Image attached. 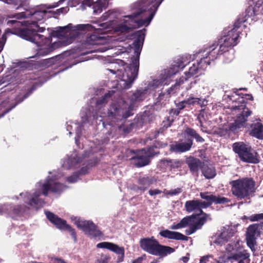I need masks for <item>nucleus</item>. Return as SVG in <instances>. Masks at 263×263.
<instances>
[{"instance_id":"1","label":"nucleus","mask_w":263,"mask_h":263,"mask_svg":"<svg viewBox=\"0 0 263 263\" xmlns=\"http://www.w3.org/2000/svg\"><path fill=\"white\" fill-rule=\"evenodd\" d=\"M96 25L90 24H79L73 26L71 24L64 27H58L53 30L52 35L58 38L61 37H70L66 40L64 39H59L58 41L51 43V37H44V35H41L39 33L44 32L45 28L40 26L36 22H31L29 23L28 26L21 30L18 32V35L29 41L36 44L38 47L37 53L40 55H46L53 51L54 49L70 44L72 40L71 36L76 33L79 30H102L107 27V23L96 24Z\"/></svg>"},{"instance_id":"2","label":"nucleus","mask_w":263,"mask_h":263,"mask_svg":"<svg viewBox=\"0 0 263 263\" xmlns=\"http://www.w3.org/2000/svg\"><path fill=\"white\" fill-rule=\"evenodd\" d=\"M138 39L133 43L135 47V55L131 59L130 66L127 68L123 67L118 69L117 65H115L114 69H107L113 74H117L121 79V82L120 85L124 89H128L130 87L132 84L136 79L139 68V56L141 49L144 39V34L141 31L138 33Z\"/></svg>"},{"instance_id":"3","label":"nucleus","mask_w":263,"mask_h":263,"mask_svg":"<svg viewBox=\"0 0 263 263\" xmlns=\"http://www.w3.org/2000/svg\"><path fill=\"white\" fill-rule=\"evenodd\" d=\"M163 0H154L146 8L143 6L134 15L124 17L123 24L118 27V31L125 32L137 26H148L153 18L158 7Z\"/></svg>"},{"instance_id":"4","label":"nucleus","mask_w":263,"mask_h":263,"mask_svg":"<svg viewBox=\"0 0 263 263\" xmlns=\"http://www.w3.org/2000/svg\"><path fill=\"white\" fill-rule=\"evenodd\" d=\"M57 179L55 177L53 179L48 177L44 183H38L36 186V190L32 195H28V193H21L20 196H24V201L30 206L36 208L42 206L44 202L43 200L39 198L41 195V190L42 191L43 195L47 196L49 191L54 193H59L64 189V186L59 184L57 181Z\"/></svg>"},{"instance_id":"5","label":"nucleus","mask_w":263,"mask_h":263,"mask_svg":"<svg viewBox=\"0 0 263 263\" xmlns=\"http://www.w3.org/2000/svg\"><path fill=\"white\" fill-rule=\"evenodd\" d=\"M227 112L229 114V116L228 117L226 130L238 132L248 127V118L251 115L252 111L247 107L244 103L228 108Z\"/></svg>"},{"instance_id":"6","label":"nucleus","mask_w":263,"mask_h":263,"mask_svg":"<svg viewBox=\"0 0 263 263\" xmlns=\"http://www.w3.org/2000/svg\"><path fill=\"white\" fill-rule=\"evenodd\" d=\"M217 51L216 50L214 45L207 47L204 50H201L196 55L197 57L200 58V62H197V64L194 63L189 68V71L185 72V77L180 78L176 83L175 87L181 85L184 81H186L187 79L197 74L200 69H204L208 65H210L211 61L217 58Z\"/></svg>"},{"instance_id":"7","label":"nucleus","mask_w":263,"mask_h":263,"mask_svg":"<svg viewBox=\"0 0 263 263\" xmlns=\"http://www.w3.org/2000/svg\"><path fill=\"white\" fill-rule=\"evenodd\" d=\"M233 194L239 199L249 198L255 192V182L250 178H243L230 182Z\"/></svg>"},{"instance_id":"8","label":"nucleus","mask_w":263,"mask_h":263,"mask_svg":"<svg viewBox=\"0 0 263 263\" xmlns=\"http://www.w3.org/2000/svg\"><path fill=\"white\" fill-rule=\"evenodd\" d=\"M141 248L148 253L156 256L164 257L175 251V249L159 244L154 237L142 238L140 240Z\"/></svg>"},{"instance_id":"9","label":"nucleus","mask_w":263,"mask_h":263,"mask_svg":"<svg viewBox=\"0 0 263 263\" xmlns=\"http://www.w3.org/2000/svg\"><path fill=\"white\" fill-rule=\"evenodd\" d=\"M231 246L227 248L228 252H232V256L219 257L217 263H245V261L249 263L250 254L244 250L241 246L240 242L237 241L234 247L231 248Z\"/></svg>"},{"instance_id":"10","label":"nucleus","mask_w":263,"mask_h":263,"mask_svg":"<svg viewBox=\"0 0 263 263\" xmlns=\"http://www.w3.org/2000/svg\"><path fill=\"white\" fill-rule=\"evenodd\" d=\"M130 110L131 109L124 101L112 104L108 111V124L113 126L123 118H128L131 115Z\"/></svg>"},{"instance_id":"11","label":"nucleus","mask_w":263,"mask_h":263,"mask_svg":"<svg viewBox=\"0 0 263 263\" xmlns=\"http://www.w3.org/2000/svg\"><path fill=\"white\" fill-rule=\"evenodd\" d=\"M233 149L244 162L254 164L259 162L257 153L248 144L243 142H236L233 144Z\"/></svg>"},{"instance_id":"12","label":"nucleus","mask_w":263,"mask_h":263,"mask_svg":"<svg viewBox=\"0 0 263 263\" xmlns=\"http://www.w3.org/2000/svg\"><path fill=\"white\" fill-rule=\"evenodd\" d=\"M239 37L238 33L235 28L229 31L227 35H224L219 40L217 44H213L209 47L215 46L217 51V55L228 50L229 48L235 46Z\"/></svg>"},{"instance_id":"13","label":"nucleus","mask_w":263,"mask_h":263,"mask_svg":"<svg viewBox=\"0 0 263 263\" xmlns=\"http://www.w3.org/2000/svg\"><path fill=\"white\" fill-rule=\"evenodd\" d=\"M187 62L184 58L178 59L175 64H173L170 69L165 70L164 71L165 78L160 80H155L154 81L151 87L155 89L159 86H162L163 84H166L167 82H165V80L175 74L179 70L183 69Z\"/></svg>"},{"instance_id":"14","label":"nucleus","mask_w":263,"mask_h":263,"mask_svg":"<svg viewBox=\"0 0 263 263\" xmlns=\"http://www.w3.org/2000/svg\"><path fill=\"white\" fill-rule=\"evenodd\" d=\"M71 220L79 229L83 230L85 234L92 237H98L101 235L97 227L91 221L84 220L81 218L72 216Z\"/></svg>"},{"instance_id":"15","label":"nucleus","mask_w":263,"mask_h":263,"mask_svg":"<svg viewBox=\"0 0 263 263\" xmlns=\"http://www.w3.org/2000/svg\"><path fill=\"white\" fill-rule=\"evenodd\" d=\"M107 42V40L105 37L98 36L95 34H93L86 39L83 46L86 48H90V46L102 45L101 47L95 48L92 50L87 51L86 53H92L93 52H103L109 49L108 46L104 45Z\"/></svg>"},{"instance_id":"16","label":"nucleus","mask_w":263,"mask_h":263,"mask_svg":"<svg viewBox=\"0 0 263 263\" xmlns=\"http://www.w3.org/2000/svg\"><path fill=\"white\" fill-rule=\"evenodd\" d=\"M236 229L232 227H224L212 237V241L214 243L222 245L227 242L229 239L234 235Z\"/></svg>"},{"instance_id":"17","label":"nucleus","mask_w":263,"mask_h":263,"mask_svg":"<svg viewBox=\"0 0 263 263\" xmlns=\"http://www.w3.org/2000/svg\"><path fill=\"white\" fill-rule=\"evenodd\" d=\"M45 214L48 220L59 229L68 230L70 233L74 241H76V234L74 230L70 226L67 224L66 221L59 218L53 213L48 211H45Z\"/></svg>"},{"instance_id":"18","label":"nucleus","mask_w":263,"mask_h":263,"mask_svg":"<svg viewBox=\"0 0 263 263\" xmlns=\"http://www.w3.org/2000/svg\"><path fill=\"white\" fill-rule=\"evenodd\" d=\"M155 154L157 153L153 152L152 148H149L147 150L143 149L140 151L137 155L133 158L135 165L137 167H142L148 164L149 158Z\"/></svg>"},{"instance_id":"19","label":"nucleus","mask_w":263,"mask_h":263,"mask_svg":"<svg viewBox=\"0 0 263 263\" xmlns=\"http://www.w3.org/2000/svg\"><path fill=\"white\" fill-rule=\"evenodd\" d=\"M97 247L98 248L107 249L118 254V256L117 260V262H122L124 260L125 250L124 248L122 247H119V246L112 242H102L98 243L97 245Z\"/></svg>"},{"instance_id":"20","label":"nucleus","mask_w":263,"mask_h":263,"mask_svg":"<svg viewBox=\"0 0 263 263\" xmlns=\"http://www.w3.org/2000/svg\"><path fill=\"white\" fill-rule=\"evenodd\" d=\"M259 224H253L250 225L247 229L246 240L248 246L252 251H255L254 246L256 245L255 236L259 233Z\"/></svg>"},{"instance_id":"21","label":"nucleus","mask_w":263,"mask_h":263,"mask_svg":"<svg viewBox=\"0 0 263 263\" xmlns=\"http://www.w3.org/2000/svg\"><path fill=\"white\" fill-rule=\"evenodd\" d=\"M246 129L250 136L263 139V125L260 122L252 123Z\"/></svg>"},{"instance_id":"22","label":"nucleus","mask_w":263,"mask_h":263,"mask_svg":"<svg viewBox=\"0 0 263 263\" xmlns=\"http://www.w3.org/2000/svg\"><path fill=\"white\" fill-rule=\"evenodd\" d=\"M197 222H198V219L195 215L186 216L183 218L179 223L172 225L171 229L172 230H178L187 226H193Z\"/></svg>"},{"instance_id":"23","label":"nucleus","mask_w":263,"mask_h":263,"mask_svg":"<svg viewBox=\"0 0 263 263\" xmlns=\"http://www.w3.org/2000/svg\"><path fill=\"white\" fill-rule=\"evenodd\" d=\"M159 234L163 237L180 240H187L188 237L177 232L171 231L168 230L161 231Z\"/></svg>"},{"instance_id":"24","label":"nucleus","mask_w":263,"mask_h":263,"mask_svg":"<svg viewBox=\"0 0 263 263\" xmlns=\"http://www.w3.org/2000/svg\"><path fill=\"white\" fill-rule=\"evenodd\" d=\"M193 144L192 140L189 141L187 142H181L172 144L170 145V150L172 152L183 153L190 149Z\"/></svg>"},{"instance_id":"25","label":"nucleus","mask_w":263,"mask_h":263,"mask_svg":"<svg viewBox=\"0 0 263 263\" xmlns=\"http://www.w3.org/2000/svg\"><path fill=\"white\" fill-rule=\"evenodd\" d=\"M108 2L107 0H99L95 3L93 1L91 6H92L93 13L98 14L100 13L103 9H105L108 5Z\"/></svg>"},{"instance_id":"26","label":"nucleus","mask_w":263,"mask_h":263,"mask_svg":"<svg viewBox=\"0 0 263 263\" xmlns=\"http://www.w3.org/2000/svg\"><path fill=\"white\" fill-rule=\"evenodd\" d=\"M209 216L204 214L202 217L198 219V222L194 224L193 226H190V228L186 230V234L187 235H191L194 233L197 229H200L202 226L205 222Z\"/></svg>"},{"instance_id":"27","label":"nucleus","mask_w":263,"mask_h":263,"mask_svg":"<svg viewBox=\"0 0 263 263\" xmlns=\"http://www.w3.org/2000/svg\"><path fill=\"white\" fill-rule=\"evenodd\" d=\"M248 16L257 15L258 12H260L263 15V0H259L256 3L254 8L250 7L248 9Z\"/></svg>"},{"instance_id":"28","label":"nucleus","mask_w":263,"mask_h":263,"mask_svg":"<svg viewBox=\"0 0 263 263\" xmlns=\"http://www.w3.org/2000/svg\"><path fill=\"white\" fill-rule=\"evenodd\" d=\"M186 163L192 172H196L201 166V162L198 159L190 157L186 160Z\"/></svg>"},{"instance_id":"29","label":"nucleus","mask_w":263,"mask_h":263,"mask_svg":"<svg viewBox=\"0 0 263 263\" xmlns=\"http://www.w3.org/2000/svg\"><path fill=\"white\" fill-rule=\"evenodd\" d=\"M185 208L188 212L193 211L200 212L199 200H189L185 203Z\"/></svg>"},{"instance_id":"30","label":"nucleus","mask_w":263,"mask_h":263,"mask_svg":"<svg viewBox=\"0 0 263 263\" xmlns=\"http://www.w3.org/2000/svg\"><path fill=\"white\" fill-rule=\"evenodd\" d=\"M197 119L200 123L201 130H203V128L206 127L205 124L209 120L208 115L204 110L203 109L200 111L198 116Z\"/></svg>"},{"instance_id":"31","label":"nucleus","mask_w":263,"mask_h":263,"mask_svg":"<svg viewBox=\"0 0 263 263\" xmlns=\"http://www.w3.org/2000/svg\"><path fill=\"white\" fill-rule=\"evenodd\" d=\"M203 174L207 179H211L216 175L215 170L213 167H206L203 170Z\"/></svg>"},{"instance_id":"32","label":"nucleus","mask_w":263,"mask_h":263,"mask_svg":"<svg viewBox=\"0 0 263 263\" xmlns=\"http://www.w3.org/2000/svg\"><path fill=\"white\" fill-rule=\"evenodd\" d=\"M200 197L203 199L206 200V202L212 204L213 203H215L216 201V196L211 194L208 192H202L200 194Z\"/></svg>"},{"instance_id":"33","label":"nucleus","mask_w":263,"mask_h":263,"mask_svg":"<svg viewBox=\"0 0 263 263\" xmlns=\"http://www.w3.org/2000/svg\"><path fill=\"white\" fill-rule=\"evenodd\" d=\"M50 5H49L50 6ZM49 5L46 6L47 9H50V8H48ZM47 12H51L50 11H48V10H38L35 11L33 14V18L37 20V21H40L42 20L45 16V14Z\"/></svg>"},{"instance_id":"34","label":"nucleus","mask_w":263,"mask_h":263,"mask_svg":"<svg viewBox=\"0 0 263 263\" xmlns=\"http://www.w3.org/2000/svg\"><path fill=\"white\" fill-rule=\"evenodd\" d=\"M139 184L141 186L138 187V189L143 192L149 186L151 182L148 178L143 177L139 180Z\"/></svg>"},{"instance_id":"35","label":"nucleus","mask_w":263,"mask_h":263,"mask_svg":"<svg viewBox=\"0 0 263 263\" xmlns=\"http://www.w3.org/2000/svg\"><path fill=\"white\" fill-rule=\"evenodd\" d=\"M68 158L66 160H65L63 163L62 167L64 169L68 170L71 168L72 166H74L76 163L80 162V160L76 161L75 159L73 158Z\"/></svg>"},{"instance_id":"36","label":"nucleus","mask_w":263,"mask_h":263,"mask_svg":"<svg viewBox=\"0 0 263 263\" xmlns=\"http://www.w3.org/2000/svg\"><path fill=\"white\" fill-rule=\"evenodd\" d=\"M181 192H182V189L180 187H178L177 189L172 190L170 191L165 189L163 191V193L166 195L174 196V195H177V194L180 193Z\"/></svg>"},{"instance_id":"37","label":"nucleus","mask_w":263,"mask_h":263,"mask_svg":"<svg viewBox=\"0 0 263 263\" xmlns=\"http://www.w3.org/2000/svg\"><path fill=\"white\" fill-rule=\"evenodd\" d=\"M109 259L110 257L109 256L102 254L96 259L95 263H108Z\"/></svg>"},{"instance_id":"38","label":"nucleus","mask_w":263,"mask_h":263,"mask_svg":"<svg viewBox=\"0 0 263 263\" xmlns=\"http://www.w3.org/2000/svg\"><path fill=\"white\" fill-rule=\"evenodd\" d=\"M243 98H246V99L252 100L253 99V97L251 95H250V94L242 95V96L241 97V99H238V100H239L238 102L240 103V104H241L242 103H244L245 104H246V102H245V101H244ZM245 105H246V104H245Z\"/></svg>"},{"instance_id":"39","label":"nucleus","mask_w":263,"mask_h":263,"mask_svg":"<svg viewBox=\"0 0 263 263\" xmlns=\"http://www.w3.org/2000/svg\"><path fill=\"white\" fill-rule=\"evenodd\" d=\"M215 203H224L229 201V199L225 197L216 196Z\"/></svg>"},{"instance_id":"40","label":"nucleus","mask_w":263,"mask_h":263,"mask_svg":"<svg viewBox=\"0 0 263 263\" xmlns=\"http://www.w3.org/2000/svg\"><path fill=\"white\" fill-rule=\"evenodd\" d=\"M199 208H200V213H201L202 212V208H205L207 207H209L211 204L209 203L206 202V201H201L199 200Z\"/></svg>"},{"instance_id":"41","label":"nucleus","mask_w":263,"mask_h":263,"mask_svg":"<svg viewBox=\"0 0 263 263\" xmlns=\"http://www.w3.org/2000/svg\"><path fill=\"white\" fill-rule=\"evenodd\" d=\"M203 90H204L203 92V95H206L208 97L210 96L212 92H213V89L210 88V86H206L205 87H203Z\"/></svg>"},{"instance_id":"42","label":"nucleus","mask_w":263,"mask_h":263,"mask_svg":"<svg viewBox=\"0 0 263 263\" xmlns=\"http://www.w3.org/2000/svg\"><path fill=\"white\" fill-rule=\"evenodd\" d=\"M198 101H196V104L199 105L201 107L205 106L208 104V101L206 99H200V98H197Z\"/></svg>"},{"instance_id":"43","label":"nucleus","mask_w":263,"mask_h":263,"mask_svg":"<svg viewBox=\"0 0 263 263\" xmlns=\"http://www.w3.org/2000/svg\"><path fill=\"white\" fill-rule=\"evenodd\" d=\"M188 106L194 105L196 104V101H198L197 98L190 97L187 99Z\"/></svg>"},{"instance_id":"44","label":"nucleus","mask_w":263,"mask_h":263,"mask_svg":"<svg viewBox=\"0 0 263 263\" xmlns=\"http://www.w3.org/2000/svg\"><path fill=\"white\" fill-rule=\"evenodd\" d=\"M143 92L141 91H138L134 94V99L136 100L140 101L143 99V97L142 96Z\"/></svg>"},{"instance_id":"45","label":"nucleus","mask_w":263,"mask_h":263,"mask_svg":"<svg viewBox=\"0 0 263 263\" xmlns=\"http://www.w3.org/2000/svg\"><path fill=\"white\" fill-rule=\"evenodd\" d=\"M69 8L68 7H63L60 9H57L54 13L57 14H60L61 13H65L68 12Z\"/></svg>"},{"instance_id":"46","label":"nucleus","mask_w":263,"mask_h":263,"mask_svg":"<svg viewBox=\"0 0 263 263\" xmlns=\"http://www.w3.org/2000/svg\"><path fill=\"white\" fill-rule=\"evenodd\" d=\"M78 175L74 174L70 177H68L67 180L70 183H74L78 180Z\"/></svg>"},{"instance_id":"47","label":"nucleus","mask_w":263,"mask_h":263,"mask_svg":"<svg viewBox=\"0 0 263 263\" xmlns=\"http://www.w3.org/2000/svg\"><path fill=\"white\" fill-rule=\"evenodd\" d=\"M185 133L193 137H194L195 136V135H196V134L197 133L196 132V131L193 129H191V128H187L186 130H185Z\"/></svg>"},{"instance_id":"48","label":"nucleus","mask_w":263,"mask_h":263,"mask_svg":"<svg viewBox=\"0 0 263 263\" xmlns=\"http://www.w3.org/2000/svg\"><path fill=\"white\" fill-rule=\"evenodd\" d=\"M148 192L151 196H154L161 194L162 192L158 189H154L150 190Z\"/></svg>"},{"instance_id":"49","label":"nucleus","mask_w":263,"mask_h":263,"mask_svg":"<svg viewBox=\"0 0 263 263\" xmlns=\"http://www.w3.org/2000/svg\"><path fill=\"white\" fill-rule=\"evenodd\" d=\"M110 92H109L108 93L105 95L104 96V98L101 100H99L97 102V105L98 106H99V105H101L102 104H103L104 103V101H105V100L106 99V98H108V97H109L110 96Z\"/></svg>"},{"instance_id":"50","label":"nucleus","mask_w":263,"mask_h":263,"mask_svg":"<svg viewBox=\"0 0 263 263\" xmlns=\"http://www.w3.org/2000/svg\"><path fill=\"white\" fill-rule=\"evenodd\" d=\"M212 256H210V255H207V256H203L201 259H200V263H206L208 261V259L210 257H211Z\"/></svg>"},{"instance_id":"51","label":"nucleus","mask_w":263,"mask_h":263,"mask_svg":"<svg viewBox=\"0 0 263 263\" xmlns=\"http://www.w3.org/2000/svg\"><path fill=\"white\" fill-rule=\"evenodd\" d=\"M92 2L93 0H84L82 3V5H86L90 7Z\"/></svg>"},{"instance_id":"52","label":"nucleus","mask_w":263,"mask_h":263,"mask_svg":"<svg viewBox=\"0 0 263 263\" xmlns=\"http://www.w3.org/2000/svg\"><path fill=\"white\" fill-rule=\"evenodd\" d=\"M7 23L9 25L16 24L17 26H20V24H21V22H20L15 21V20H10V21H9Z\"/></svg>"},{"instance_id":"53","label":"nucleus","mask_w":263,"mask_h":263,"mask_svg":"<svg viewBox=\"0 0 263 263\" xmlns=\"http://www.w3.org/2000/svg\"><path fill=\"white\" fill-rule=\"evenodd\" d=\"M194 138L198 142H202L204 141V139L201 136H200L197 133L196 134V135H195Z\"/></svg>"},{"instance_id":"54","label":"nucleus","mask_w":263,"mask_h":263,"mask_svg":"<svg viewBox=\"0 0 263 263\" xmlns=\"http://www.w3.org/2000/svg\"><path fill=\"white\" fill-rule=\"evenodd\" d=\"M176 106H177V108H178V109H179L180 110L183 109L184 108H185V106H184V104H183V102H182V101H181V102H180L178 103L177 104Z\"/></svg>"},{"instance_id":"55","label":"nucleus","mask_w":263,"mask_h":263,"mask_svg":"<svg viewBox=\"0 0 263 263\" xmlns=\"http://www.w3.org/2000/svg\"><path fill=\"white\" fill-rule=\"evenodd\" d=\"M240 95L239 93H237V92H234V93L232 96H228V97L230 98V100H232V101H234L233 98H235L237 96H239Z\"/></svg>"},{"instance_id":"56","label":"nucleus","mask_w":263,"mask_h":263,"mask_svg":"<svg viewBox=\"0 0 263 263\" xmlns=\"http://www.w3.org/2000/svg\"><path fill=\"white\" fill-rule=\"evenodd\" d=\"M181 259L184 263H186L189 261V257L188 256H183Z\"/></svg>"},{"instance_id":"57","label":"nucleus","mask_w":263,"mask_h":263,"mask_svg":"<svg viewBox=\"0 0 263 263\" xmlns=\"http://www.w3.org/2000/svg\"><path fill=\"white\" fill-rule=\"evenodd\" d=\"M8 209L6 208H4L3 206H0V215L2 214L3 213L5 212Z\"/></svg>"},{"instance_id":"58","label":"nucleus","mask_w":263,"mask_h":263,"mask_svg":"<svg viewBox=\"0 0 263 263\" xmlns=\"http://www.w3.org/2000/svg\"><path fill=\"white\" fill-rule=\"evenodd\" d=\"M184 106H185V107H189V106H188V101H187V99L185 100H184V101H182Z\"/></svg>"},{"instance_id":"59","label":"nucleus","mask_w":263,"mask_h":263,"mask_svg":"<svg viewBox=\"0 0 263 263\" xmlns=\"http://www.w3.org/2000/svg\"><path fill=\"white\" fill-rule=\"evenodd\" d=\"M23 17H24V15L23 14H17L16 15L17 18H20Z\"/></svg>"},{"instance_id":"60","label":"nucleus","mask_w":263,"mask_h":263,"mask_svg":"<svg viewBox=\"0 0 263 263\" xmlns=\"http://www.w3.org/2000/svg\"><path fill=\"white\" fill-rule=\"evenodd\" d=\"M249 217H247V216H242V217H241V219H242V220L249 219Z\"/></svg>"},{"instance_id":"61","label":"nucleus","mask_w":263,"mask_h":263,"mask_svg":"<svg viewBox=\"0 0 263 263\" xmlns=\"http://www.w3.org/2000/svg\"><path fill=\"white\" fill-rule=\"evenodd\" d=\"M12 109V108H10L9 109L7 110L6 111H5L4 112V114H3V115H2L1 117L3 116L4 114H6L7 112H8L10 110H11Z\"/></svg>"},{"instance_id":"62","label":"nucleus","mask_w":263,"mask_h":263,"mask_svg":"<svg viewBox=\"0 0 263 263\" xmlns=\"http://www.w3.org/2000/svg\"><path fill=\"white\" fill-rule=\"evenodd\" d=\"M157 262H158L157 260H155L153 261L152 262H151V263H157Z\"/></svg>"},{"instance_id":"63","label":"nucleus","mask_w":263,"mask_h":263,"mask_svg":"<svg viewBox=\"0 0 263 263\" xmlns=\"http://www.w3.org/2000/svg\"><path fill=\"white\" fill-rule=\"evenodd\" d=\"M89 155V154H87V152H86L85 156L86 157V156H88Z\"/></svg>"},{"instance_id":"64","label":"nucleus","mask_w":263,"mask_h":263,"mask_svg":"<svg viewBox=\"0 0 263 263\" xmlns=\"http://www.w3.org/2000/svg\"><path fill=\"white\" fill-rule=\"evenodd\" d=\"M9 33H11V32H9L8 31H7L6 32V34H8Z\"/></svg>"}]
</instances>
